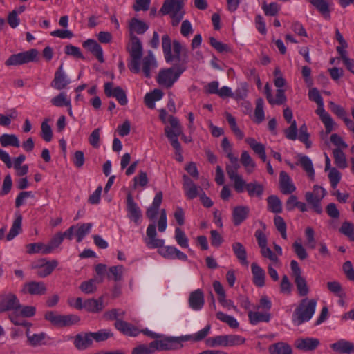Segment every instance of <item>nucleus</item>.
Wrapping results in <instances>:
<instances>
[{
  "mask_svg": "<svg viewBox=\"0 0 354 354\" xmlns=\"http://www.w3.org/2000/svg\"><path fill=\"white\" fill-rule=\"evenodd\" d=\"M173 50L177 62L169 68L161 69L157 77V82L167 88H171L180 75L186 70L189 62V50L187 47L183 46L179 41H174Z\"/></svg>",
  "mask_w": 354,
  "mask_h": 354,
  "instance_id": "obj_1",
  "label": "nucleus"
},
{
  "mask_svg": "<svg viewBox=\"0 0 354 354\" xmlns=\"http://www.w3.org/2000/svg\"><path fill=\"white\" fill-rule=\"evenodd\" d=\"M129 28L131 43L128 50L130 54L131 60L128 67L132 73H138L140 70V59L142 55V46L140 40L135 33L138 35L144 34L149 29V26L142 20L133 18L129 21Z\"/></svg>",
  "mask_w": 354,
  "mask_h": 354,
  "instance_id": "obj_2",
  "label": "nucleus"
},
{
  "mask_svg": "<svg viewBox=\"0 0 354 354\" xmlns=\"http://www.w3.org/2000/svg\"><path fill=\"white\" fill-rule=\"evenodd\" d=\"M147 237L145 239V243L150 249L158 248V252L162 257L167 259H179L181 261H187V256L174 246H164L165 241L156 238L157 232L156 225L150 224L147 229Z\"/></svg>",
  "mask_w": 354,
  "mask_h": 354,
  "instance_id": "obj_3",
  "label": "nucleus"
},
{
  "mask_svg": "<svg viewBox=\"0 0 354 354\" xmlns=\"http://www.w3.org/2000/svg\"><path fill=\"white\" fill-rule=\"evenodd\" d=\"M317 306L315 299H303L292 314V322L295 326H300L308 322L313 316Z\"/></svg>",
  "mask_w": 354,
  "mask_h": 354,
  "instance_id": "obj_4",
  "label": "nucleus"
},
{
  "mask_svg": "<svg viewBox=\"0 0 354 354\" xmlns=\"http://www.w3.org/2000/svg\"><path fill=\"white\" fill-rule=\"evenodd\" d=\"M169 121L171 127H165V133L169 139L171 146L176 151V153L179 155L178 161L183 160L181 155V145L178 140V137L182 133V127L177 118L170 115Z\"/></svg>",
  "mask_w": 354,
  "mask_h": 354,
  "instance_id": "obj_5",
  "label": "nucleus"
},
{
  "mask_svg": "<svg viewBox=\"0 0 354 354\" xmlns=\"http://www.w3.org/2000/svg\"><path fill=\"white\" fill-rule=\"evenodd\" d=\"M185 0H165L160 12L162 15H169L173 26L178 25L183 19L185 10H183Z\"/></svg>",
  "mask_w": 354,
  "mask_h": 354,
  "instance_id": "obj_6",
  "label": "nucleus"
},
{
  "mask_svg": "<svg viewBox=\"0 0 354 354\" xmlns=\"http://www.w3.org/2000/svg\"><path fill=\"white\" fill-rule=\"evenodd\" d=\"M228 159L230 164L226 165V173L230 180L233 181L235 191H241L244 179L241 175L238 174V170L240 168L239 159L236 156H231Z\"/></svg>",
  "mask_w": 354,
  "mask_h": 354,
  "instance_id": "obj_7",
  "label": "nucleus"
},
{
  "mask_svg": "<svg viewBox=\"0 0 354 354\" xmlns=\"http://www.w3.org/2000/svg\"><path fill=\"white\" fill-rule=\"evenodd\" d=\"M38 55L36 49H30L29 50L12 55L6 61V66H17L33 62Z\"/></svg>",
  "mask_w": 354,
  "mask_h": 354,
  "instance_id": "obj_8",
  "label": "nucleus"
},
{
  "mask_svg": "<svg viewBox=\"0 0 354 354\" xmlns=\"http://www.w3.org/2000/svg\"><path fill=\"white\" fill-rule=\"evenodd\" d=\"M21 307L19 300L15 294L8 292L0 296V312H17Z\"/></svg>",
  "mask_w": 354,
  "mask_h": 354,
  "instance_id": "obj_9",
  "label": "nucleus"
},
{
  "mask_svg": "<svg viewBox=\"0 0 354 354\" xmlns=\"http://www.w3.org/2000/svg\"><path fill=\"white\" fill-rule=\"evenodd\" d=\"M57 266V260L49 261L46 259H41L32 265V268L37 270V274L39 277L44 278L50 274Z\"/></svg>",
  "mask_w": 354,
  "mask_h": 354,
  "instance_id": "obj_10",
  "label": "nucleus"
},
{
  "mask_svg": "<svg viewBox=\"0 0 354 354\" xmlns=\"http://www.w3.org/2000/svg\"><path fill=\"white\" fill-rule=\"evenodd\" d=\"M105 95L109 97H115L118 102L122 106L128 102L125 91L120 86L113 88V82H106L104 85Z\"/></svg>",
  "mask_w": 354,
  "mask_h": 354,
  "instance_id": "obj_11",
  "label": "nucleus"
},
{
  "mask_svg": "<svg viewBox=\"0 0 354 354\" xmlns=\"http://www.w3.org/2000/svg\"><path fill=\"white\" fill-rule=\"evenodd\" d=\"M183 189L187 199L192 200L199 196L203 192V189L200 186H197L186 174L183 176Z\"/></svg>",
  "mask_w": 354,
  "mask_h": 354,
  "instance_id": "obj_12",
  "label": "nucleus"
},
{
  "mask_svg": "<svg viewBox=\"0 0 354 354\" xmlns=\"http://www.w3.org/2000/svg\"><path fill=\"white\" fill-rule=\"evenodd\" d=\"M127 211L128 218L138 225L142 218V212L131 194H128L127 196Z\"/></svg>",
  "mask_w": 354,
  "mask_h": 354,
  "instance_id": "obj_13",
  "label": "nucleus"
},
{
  "mask_svg": "<svg viewBox=\"0 0 354 354\" xmlns=\"http://www.w3.org/2000/svg\"><path fill=\"white\" fill-rule=\"evenodd\" d=\"M158 67L157 61L154 57L152 51L149 50L146 56H145L142 59V68L140 66V68L144 75L150 78L151 77V72L155 70ZM139 71L138 73H140Z\"/></svg>",
  "mask_w": 354,
  "mask_h": 354,
  "instance_id": "obj_14",
  "label": "nucleus"
},
{
  "mask_svg": "<svg viewBox=\"0 0 354 354\" xmlns=\"http://www.w3.org/2000/svg\"><path fill=\"white\" fill-rule=\"evenodd\" d=\"M180 343V340L176 337H167L162 339H156L150 343L153 353L156 351H166L174 348V344Z\"/></svg>",
  "mask_w": 354,
  "mask_h": 354,
  "instance_id": "obj_15",
  "label": "nucleus"
},
{
  "mask_svg": "<svg viewBox=\"0 0 354 354\" xmlns=\"http://www.w3.org/2000/svg\"><path fill=\"white\" fill-rule=\"evenodd\" d=\"M319 344V339L313 337H300L295 342V346L297 349L306 352L315 350Z\"/></svg>",
  "mask_w": 354,
  "mask_h": 354,
  "instance_id": "obj_16",
  "label": "nucleus"
},
{
  "mask_svg": "<svg viewBox=\"0 0 354 354\" xmlns=\"http://www.w3.org/2000/svg\"><path fill=\"white\" fill-rule=\"evenodd\" d=\"M324 196L325 194L319 195V193L311 192H307L305 194V199L307 203L311 207L314 212L318 214H322L323 212L321 201Z\"/></svg>",
  "mask_w": 354,
  "mask_h": 354,
  "instance_id": "obj_17",
  "label": "nucleus"
},
{
  "mask_svg": "<svg viewBox=\"0 0 354 354\" xmlns=\"http://www.w3.org/2000/svg\"><path fill=\"white\" fill-rule=\"evenodd\" d=\"M246 189L250 197L261 198L264 192L263 186L256 180L247 183L244 180L243 185H241V191H236L237 193H243Z\"/></svg>",
  "mask_w": 354,
  "mask_h": 354,
  "instance_id": "obj_18",
  "label": "nucleus"
},
{
  "mask_svg": "<svg viewBox=\"0 0 354 354\" xmlns=\"http://www.w3.org/2000/svg\"><path fill=\"white\" fill-rule=\"evenodd\" d=\"M188 303L192 310L196 311L201 310L205 304L203 292L201 289L192 292L189 297Z\"/></svg>",
  "mask_w": 354,
  "mask_h": 354,
  "instance_id": "obj_19",
  "label": "nucleus"
},
{
  "mask_svg": "<svg viewBox=\"0 0 354 354\" xmlns=\"http://www.w3.org/2000/svg\"><path fill=\"white\" fill-rule=\"evenodd\" d=\"M69 83L70 80L64 72L63 66L61 65L55 72L50 86L57 90H62L66 88Z\"/></svg>",
  "mask_w": 354,
  "mask_h": 354,
  "instance_id": "obj_20",
  "label": "nucleus"
},
{
  "mask_svg": "<svg viewBox=\"0 0 354 354\" xmlns=\"http://www.w3.org/2000/svg\"><path fill=\"white\" fill-rule=\"evenodd\" d=\"M47 290L45 283L42 281H30L26 283L23 288L24 292L32 295H43Z\"/></svg>",
  "mask_w": 354,
  "mask_h": 354,
  "instance_id": "obj_21",
  "label": "nucleus"
},
{
  "mask_svg": "<svg viewBox=\"0 0 354 354\" xmlns=\"http://www.w3.org/2000/svg\"><path fill=\"white\" fill-rule=\"evenodd\" d=\"M317 109L315 111L316 113L319 116L320 120L324 123L326 133H330L333 131V125L335 124L333 118L327 113L324 108V102L317 104Z\"/></svg>",
  "mask_w": 354,
  "mask_h": 354,
  "instance_id": "obj_22",
  "label": "nucleus"
},
{
  "mask_svg": "<svg viewBox=\"0 0 354 354\" xmlns=\"http://www.w3.org/2000/svg\"><path fill=\"white\" fill-rule=\"evenodd\" d=\"M250 208L248 206L239 205L235 207L232 210V222L235 226H239L249 216Z\"/></svg>",
  "mask_w": 354,
  "mask_h": 354,
  "instance_id": "obj_23",
  "label": "nucleus"
},
{
  "mask_svg": "<svg viewBox=\"0 0 354 354\" xmlns=\"http://www.w3.org/2000/svg\"><path fill=\"white\" fill-rule=\"evenodd\" d=\"M281 192L283 194H290L296 190V187L292 182L289 175L286 171H281L279 175Z\"/></svg>",
  "mask_w": 354,
  "mask_h": 354,
  "instance_id": "obj_24",
  "label": "nucleus"
},
{
  "mask_svg": "<svg viewBox=\"0 0 354 354\" xmlns=\"http://www.w3.org/2000/svg\"><path fill=\"white\" fill-rule=\"evenodd\" d=\"M245 339L237 335H219V346L224 347L234 346L243 344Z\"/></svg>",
  "mask_w": 354,
  "mask_h": 354,
  "instance_id": "obj_25",
  "label": "nucleus"
},
{
  "mask_svg": "<svg viewBox=\"0 0 354 354\" xmlns=\"http://www.w3.org/2000/svg\"><path fill=\"white\" fill-rule=\"evenodd\" d=\"M115 327L126 335L136 337L140 333L136 327L122 319H118L115 322Z\"/></svg>",
  "mask_w": 354,
  "mask_h": 354,
  "instance_id": "obj_26",
  "label": "nucleus"
},
{
  "mask_svg": "<svg viewBox=\"0 0 354 354\" xmlns=\"http://www.w3.org/2000/svg\"><path fill=\"white\" fill-rule=\"evenodd\" d=\"M91 333L77 334L74 338V345L79 350H84L93 344Z\"/></svg>",
  "mask_w": 354,
  "mask_h": 354,
  "instance_id": "obj_27",
  "label": "nucleus"
},
{
  "mask_svg": "<svg viewBox=\"0 0 354 354\" xmlns=\"http://www.w3.org/2000/svg\"><path fill=\"white\" fill-rule=\"evenodd\" d=\"M330 348L340 353L351 354L354 353V344L343 339L332 344Z\"/></svg>",
  "mask_w": 354,
  "mask_h": 354,
  "instance_id": "obj_28",
  "label": "nucleus"
},
{
  "mask_svg": "<svg viewBox=\"0 0 354 354\" xmlns=\"http://www.w3.org/2000/svg\"><path fill=\"white\" fill-rule=\"evenodd\" d=\"M251 270L253 276V283L257 287H263L265 285V271L256 263L251 265Z\"/></svg>",
  "mask_w": 354,
  "mask_h": 354,
  "instance_id": "obj_29",
  "label": "nucleus"
},
{
  "mask_svg": "<svg viewBox=\"0 0 354 354\" xmlns=\"http://www.w3.org/2000/svg\"><path fill=\"white\" fill-rule=\"evenodd\" d=\"M162 47L166 62L176 61L177 62L175 53L174 52V55L171 53V39L167 35H165L162 37Z\"/></svg>",
  "mask_w": 354,
  "mask_h": 354,
  "instance_id": "obj_30",
  "label": "nucleus"
},
{
  "mask_svg": "<svg viewBox=\"0 0 354 354\" xmlns=\"http://www.w3.org/2000/svg\"><path fill=\"white\" fill-rule=\"evenodd\" d=\"M248 317L251 324L257 325L259 322H268L270 320V313L268 312L260 313L249 310Z\"/></svg>",
  "mask_w": 354,
  "mask_h": 354,
  "instance_id": "obj_31",
  "label": "nucleus"
},
{
  "mask_svg": "<svg viewBox=\"0 0 354 354\" xmlns=\"http://www.w3.org/2000/svg\"><path fill=\"white\" fill-rule=\"evenodd\" d=\"M84 308L90 313H98L103 310V299L100 297L97 299H88L84 302Z\"/></svg>",
  "mask_w": 354,
  "mask_h": 354,
  "instance_id": "obj_32",
  "label": "nucleus"
},
{
  "mask_svg": "<svg viewBox=\"0 0 354 354\" xmlns=\"http://www.w3.org/2000/svg\"><path fill=\"white\" fill-rule=\"evenodd\" d=\"M26 248L28 254L40 253L42 254H48L51 253L48 245L40 242L29 243L26 245Z\"/></svg>",
  "mask_w": 354,
  "mask_h": 354,
  "instance_id": "obj_33",
  "label": "nucleus"
},
{
  "mask_svg": "<svg viewBox=\"0 0 354 354\" xmlns=\"http://www.w3.org/2000/svg\"><path fill=\"white\" fill-rule=\"evenodd\" d=\"M232 247L235 256L241 263L247 266L248 262L247 261V253L244 246L239 242H235L232 244Z\"/></svg>",
  "mask_w": 354,
  "mask_h": 354,
  "instance_id": "obj_34",
  "label": "nucleus"
},
{
  "mask_svg": "<svg viewBox=\"0 0 354 354\" xmlns=\"http://www.w3.org/2000/svg\"><path fill=\"white\" fill-rule=\"evenodd\" d=\"M22 216L21 214L17 215L12 223L9 233L6 236L7 241H11L21 232Z\"/></svg>",
  "mask_w": 354,
  "mask_h": 354,
  "instance_id": "obj_35",
  "label": "nucleus"
},
{
  "mask_svg": "<svg viewBox=\"0 0 354 354\" xmlns=\"http://www.w3.org/2000/svg\"><path fill=\"white\" fill-rule=\"evenodd\" d=\"M299 162L303 169L306 172L308 176L311 180H314L315 170L312 160L306 156H300Z\"/></svg>",
  "mask_w": 354,
  "mask_h": 354,
  "instance_id": "obj_36",
  "label": "nucleus"
},
{
  "mask_svg": "<svg viewBox=\"0 0 354 354\" xmlns=\"http://www.w3.org/2000/svg\"><path fill=\"white\" fill-rule=\"evenodd\" d=\"M270 354H292V350L290 345L284 342H277L269 348Z\"/></svg>",
  "mask_w": 354,
  "mask_h": 354,
  "instance_id": "obj_37",
  "label": "nucleus"
},
{
  "mask_svg": "<svg viewBox=\"0 0 354 354\" xmlns=\"http://www.w3.org/2000/svg\"><path fill=\"white\" fill-rule=\"evenodd\" d=\"M240 161L248 174H251L254 170L256 164L247 151H243Z\"/></svg>",
  "mask_w": 354,
  "mask_h": 354,
  "instance_id": "obj_38",
  "label": "nucleus"
},
{
  "mask_svg": "<svg viewBox=\"0 0 354 354\" xmlns=\"http://www.w3.org/2000/svg\"><path fill=\"white\" fill-rule=\"evenodd\" d=\"M0 144L3 147L8 146L19 147L20 146L19 140L15 134H2L0 136Z\"/></svg>",
  "mask_w": 354,
  "mask_h": 354,
  "instance_id": "obj_39",
  "label": "nucleus"
},
{
  "mask_svg": "<svg viewBox=\"0 0 354 354\" xmlns=\"http://www.w3.org/2000/svg\"><path fill=\"white\" fill-rule=\"evenodd\" d=\"M318 11L326 18L330 19V10L327 0H309Z\"/></svg>",
  "mask_w": 354,
  "mask_h": 354,
  "instance_id": "obj_40",
  "label": "nucleus"
},
{
  "mask_svg": "<svg viewBox=\"0 0 354 354\" xmlns=\"http://www.w3.org/2000/svg\"><path fill=\"white\" fill-rule=\"evenodd\" d=\"M268 209L273 213H281L282 212V203L280 199L274 195L270 196L267 198Z\"/></svg>",
  "mask_w": 354,
  "mask_h": 354,
  "instance_id": "obj_41",
  "label": "nucleus"
},
{
  "mask_svg": "<svg viewBox=\"0 0 354 354\" xmlns=\"http://www.w3.org/2000/svg\"><path fill=\"white\" fill-rule=\"evenodd\" d=\"M333 155L335 163L339 169H345L348 167L346 155L341 149H334Z\"/></svg>",
  "mask_w": 354,
  "mask_h": 354,
  "instance_id": "obj_42",
  "label": "nucleus"
},
{
  "mask_svg": "<svg viewBox=\"0 0 354 354\" xmlns=\"http://www.w3.org/2000/svg\"><path fill=\"white\" fill-rule=\"evenodd\" d=\"M295 283L297 286L299 295L300 296H306L309 292V288L307 286L306 279L302 276H299L294 278Z\"/></svg>",
  "mask_w": 354,
  "mask_h": 354,
  "instance_id": "obj_43",
  "label": "nucleus"
},
{
  "mask_svg": "<svg viewBox=\"0 0 354 354\" xmlns=\"http://www.w3.org/2000/svg\"><path fill=\"white\" fill-rule=\"evenodd\" d=\"M77 227L75 229V235L77 242H81L84 236L89 234L91 229L92 227V223H83L80 225H77Z\"/></svg>",
  "mask_w": 354,
  "mask_h": 354,
  "instance_id": "obj_44",
  "label": "nucleus"
},
{
  "mask_svg": "<svg viewBox=\"0 0 354 354\" xmlns=\"http://www.w3.org/2000/svg\"><path fill=\"white\" fill-rule=\"evenodd\" d=\"M328 290L337 297L344 298L346 296L345 292L339 282L337 281H329L326 283Z\"/></svg>",
  "mask_w": 354,
  "mask_h": 354,
  "instance_id": "obj_45",
  "label": "nucleus"
},
{
  "mask_svg": "<svg viewBox=\"0 0 354 354\" xmlns=\"http://www.w3.org/2000/svg\"><path fill=\"white\" fill-rule=\"evenodd\" d=\"M175 240L182 248H187L189 247V240L185 233L180 227L175 229Z\"/></svg>",
  "mask_w": 354,
  "mask_h": 354,
  "instance_id": "obj_46",
  "label": "nucleus"
},
{
  "mask_svg": "<svg viewBox=\"0 0 354 354\" xmlns=\"http://www.w3.org/2000/svg\"><path fill=\"white\" fill-rule=\"evenodd\" d=\"M263 100L259 98L256 101V107L254 110L255 122L258 124L261 123L265 118L263 110Z\"/></svg>",
  "mask_w": 354,
  "mask_h": 354,
  "instance_id": "obj_47",
  "label": "nucleus"
},
{
  "mask_svg": "<svg viewBox=\"0 0 354 354\" xmlns=\"http://www.w3.org/2000/svg\"><path fill=\"white\" fill-rule=\"evenodd\" d=\"M339 232L347 236L351 241H354V225L349 221H344L339 230Z\"/></svg>",
  "mask_w": 354,
  "mask_h": 354,
  "instance_id": "obj_48",
  "label": "nucleus"
},
{
  "mask_svg": "<svg viewBox=\"0 0 354 354\" xmlns=\"http://www.w3.org/2000/svg\"><path fill=\"white\" fill-rule=\"evenodd\" d=\"M216 318L227 324L232 328H236L239 326V323L234 317L225 314L223 312H218L216 313Z\"/></svg>",
  "mask_w": 354,
  "mask_h": 354,
  "instance_id": "obj_49",
  "label": "nucleus"
},
{
  "mask_svg": "<svg viewBox=\"0 0 354 354\" xmlns=\"http://www.w3.org/2000/svg\"><path fill=\"white\" fill-rule=\"evenodd\" d=\"M50 102L54 106L61 107L63 106H70L71 100L68 99L65 93L62 92L58 95L52 98Z\"/></svg>",
  "mask_w": 354,
  "mask_h": 354,
  "instance_id": "obj_50",
  "label": "nucleus"
},
{
  "mask_svg": "<svg viewBox=\"0 0 354 354\" xmlns=\"http://www.w3.org/2000/svg\"><path fill=\"white\" fill-rule=\"evenodd\" d=\"M124 267L122 266H112L109 268L108 278L115 281H121L122 279Z\"/></svg>",
  "mask_w": 354,
  "mask_h": 354,
  "instance_id": "obj_51",
  "label": "nucleus"
},
{
  "mask_svg": "<svg viewBox=\"0 0 354 354\" xmlns=\"http://www.w3.org/2000/svg\"><path fill=\"white\" fill-rule=\"evenodd\" d=\"M96 282L97 279H91L88 281H83L80 286V289L86 294H91L97 289Z\"/></svg>",
  "mask_w": 354,
  "mask_h": 354,
  "instance_id": "obj_52",
  "label": "nucleus"
},
{
  "mask_svg": "<svg viewBox=\"0 0 354 354\" xmlns=\"http://www.w3.org/2000/svg\"><path fill=\"white\" fill-rule=\"evenodd\" d=\"M48 119H46L41 125V136L46 142H50L53 138V132L50 126L48 124Z\"/></svg>",
  "mask_w": 354,
  "mask_h": 354,
  "instance_id": "obj_53",
  "label": "nucleus"
},
{
  "mask_svg": "<svg viewBox=\"0 0 354 354\" xmlns=\"http://www.w3.org/2000/svg\"><path fill=\"white\" fill-rule=\"evenodd\" d=\"M262 9L264 11L266 15L275 16L278 14L280 10V7L275 2H272L269 4L264 2L262 5Z\"/></svg>",
  "mask_w": 354,
  "mask_h": 354,
  "instance_id": "obj_54",
  "label": "nucleus"
},
{
  "mask_svg": "<svg viewBox=\"0 0 354 354\" xmlns=\"http://www.w3.org/2000/svg\"><path fill=\"white\" fill-rule=\"evenodd\" d=\"M274 223L276 228L281 233L282 238L286 239V224L283 218L280 216L276 215L274 217Z\"/></svg>",
  "mask_w": 354,
  "mask_h": 354,
  "instance_id": "obj_55",
  "label": "nucleus"
},
{
  "mask_svg": "<svg viewBox=\"0 0 354 354\" xmlns=\"http://www.w3.org/2000/svg\"><path fill=\"white\" fill-rule=\"evenodd\" d=\"M45 319L50 322L53 325L62 327V315L53 311H48L45 314Z\"/></svg>",
  "mask_w": 354,
  "mask_h": 354,
  "instance_id": "obj_56",
  "label": "nucleus"
},
{
  "mask_svg": "<svg viewBox=\"0 0 354 354\" xmlns=\"http://www.w3.org/2000/svg\"><path fill=\"white\" fill-rule=\"evenodd\" d=\"M245 142L257 155H260L266 151L265 146L263 144L257 142L253 138H246Z\"/></svg>",
  "mask_w": 354,
  "mask_h": 354,
  "instance_id": "obj_57",
  "label": "nucleus"
},
{
  "mask_svg": "<svg viewBox=\"0 0 354 354\" xmlns=\"http://www.w3.org/2000/svg\"><path fill=\"white\" fill-rule=\"evenodd\" d=\"M307 130V126L305 124H302L299 130L298 139L304 143L307 148H309L311 146V142L309 140V133Z\"/></svg>",
  "mask_w": 354,
  "mask_h": 354,
  "instance_id": "obj_58",
  "label": "nucleus"
},
{
  "mask_svg": "<svg viewBox=\"0 0 354 354\" xmlns=\"http://www.w3.org/2000/svg\"><path fill=\"white\" fill-rule=\"evenodd\" d=\"M292 248L295 253L299 259L304 260L308 257V253L300 242L297 241H295L292 244Z\"/></svg>",
  "mask_w": 354,
  "mask_h": 354,
  "instance_id": "obj_59",
  "label": "nucleus"
},
{
  "mask_svg": "<svg viewBox=\"0 0 354 354\" xmlns=\"http://www.w3.org/2000/svg\"><path fill=\"white\" fill-rule=\"evenodd\" d=\"M328 178L333 188H335L341 180V173L335 167L329 170Z\"/></svg>",
  "mask_w": 354,
  "mask_h": 354,
  "instance_id": "obj_60",
  "label": "nucleus"
},
{
  "mask_svg": "<svg viewBox=\"0 0 354 354\" xmlns=\"http://www.w3.org/2000/svg\"><path fill=\"white\" fill-rule=\"evenodd\" d=\"M64 52L68 55L84 59V57L80 51V48L77 46H73L71 44L66 45L64 48Z\"/></svg>",
  "mask_w": 354,
  "mask_h": 354,
  "instance_id": "obj_61",
  "label": "nucleus"
},
{
  "mask_svg": "<svg viewBox=\"0 0 354 354\" xmlns=\"http://www.w3.org/2000/svg\"><path fill=\"white\" fill-rule=\"evenodd\" d=\"M261 254L264 258L269 259L275 264H280L279 259L277 255L275 253H274L268 247L265 246L261 248Z\"/></svg>",
  "mask_w": 354,
  "mask_h": 354,
  "instance_id": "obj_62",
  "label": "nucleus"
},
{
  "mask_svg": "<svg viewBox=\"0 0 354 354\" xmlns=\"http://www.w3.org/2000/svg\"><path fill=\"white\" fill-rule=\"evenodd\" d=\"M125 315V312L121 309L114 308L104 313V317L109 320L119 319L118 317L122 318Z\"/></svg>",
  "mask_w": 354,
  "mask_h": 354,
  "instance_id": "obj_63",
  "label": "nucleus"
},
{
  "mask_svg": "<svg viewBox=\"0 0 354 354\" xmlns=\"http://www.w3.org/2000/svg\"><path fill=\"white\" fill-rule=\"evenodd\" d=\"M80 319L75 315H62V327H68L76 324Z\"/></svg>",
  "mask_w": 354,
  "mask_h": 354,
  "instance_id": "obj_64",
  "label": "nucleus"
}]
</instances>
